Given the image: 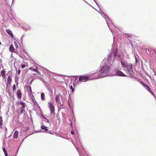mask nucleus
<instances>
[{"label": "nucleus", "instance_id": "nucleus-1", "mask_svg": "<svg viewBox=\"0 0 156 156\" xmlns=\"http://www.w3.org/2000/svg\"><path fill=\"white\" fill-rule=\"evenodd\" d=\"M112 52L111 51L108 54L107 57L102 62L100 69L98 71L94 74V78L96 79L99 78L104 77L108 76L111 70V63L112 60Z\"/></svg>", "mask_w": 156, "mask_h": 156}, {"label": "nucleus", "instance_id": "nucleus-2", "mask_svg": "<svg viewBox=\"0 0 156 156\" xmlns=\"http://www.w3.org/2000/svg\"><path fill=\"white\" fill-rule=\"evenodd\" d=\"M112 75L121 76H128L121 71H120L117 68H115L114 73Z\"/></svg>", "mask_w": 156, "mask_h": 156}, {"label": "nucleus", "instance_id": "nucleus-3", "mask_svg": "<svg viewBox=\"0 0 156 156\" xmlns=\"http://www.w3.org/2000/svg\"><path fill=\"white\" fill-rule=\"evenodd\" d=\"M48 106L49 108L51 114H54L55 113L54 106L53 105L51 102H48Z\"/></svg>", "mask_w": 156, "mask_h": 156}, {"label": "nucleus", "instance_id": "nucleus-4", "mask_svg": "<svg viewBox=\"0 0 156 156\" xmlns=\"http://www.w3.org/2000/svg\"><path fill=\"white\" fill-rule=\"evenodd\" d=\"M89 80L88 76H81L79 78V81L80 82H86Z\"/></svg>", "mask_w": 156, "mask_h": 156}, {"label": "nucleus", "instance_id": "nucleus-5", "mask_svg": "<svg viewBox=\"0 0 156 156\" xmlns=\"http://www.w3.org/2000/svg\"><path fill=\"white\" fill-rule=\"evenodd\" d=\"M113 55L114 57V60L112 61V63H113L115 62V59L119 58H120V55L118 54L117 50H116L115 51L113 52Z\"/></svg>", "mask_w": 156, "mask_h": 156}, {"label": "nucleus", "instance_id": "nucleus-6", "mask_svg": "<svg viewBox=\"0 0 156 156\" xmlns=\"http://www.w3.org/2000/svg\"><path fill=\"white\" fill-rule=\"evenodd\" d=\"M105 20L109 29L113 33V31L112 29H111L110 25V24L113 25L112 20L110 19L109 17L107 19H105Z\"/></svg>", "mask_w": 156, "mask_h": 156}, {"label": "nucleus", "instance_id": "nucleus-7", "mask_svg": "<svg viewBox=\"0 0 156 156\" xmlns=\"http://www.w3.org/2000/svg\"><path fill=\"white\" fill-rule=\"evenodd\" d=\"M19 104L22 105V106L20 108V114H22L23 113L24 109L25 108V103L22 101H20Z\"/></svg>", "mask_w": 156, "mask_h": 156}, {"label": "nucleus", "instance_id": "nucleus-8", "mask_svg": "<svg viewBox=\"0 0 156 156\" xmlns=\"http://www.w3.org/2000/svg\"><path fill=\"white\" fill-rule=\"evenodd\" d=\"M146 52L147 54H150L154 55H156V51L154 50H152L151 49H146Z\"/></svg>", "mask_w": 156, "mask_h": 156}, {"label": "nucleus", "instance_id": "nucleus-9", "mask_svg": "<svg viewBox=\"0 0 156 156\" xmlns=\"http://www.w3.org/2000/svg\"><path fill=\"white\" fill-rule=\"evenodd\" d=\"M121 64L122 66L123 67H125L126 66L128 63H127V61L126 60H122L121 61Z\"/></svg>", "mask_w": 156, "mask_h": 156}, {"label": "nucleus", "instance_id": "nucleus-10", "mask_svg": "<svg viewBox=\"0 0 156 156\" xmlns=\"http://www.w3.org/2000/svg\"><path fill=\"white\" fill-rule=\"evenodd\" d=\"M16 95L18 98L19 99H20L22 97V94L21 91L20 89H19L17 91Z\"/></svg>", "mask_w": 156, "mask_h": 156}, {"label": "nucleus", "instance_id": "nucleus-11", "mask_svg": "<svg viewBox=\"0 0 156 156\" xmlns=\"http://www.w3.org/2000/svg\"><path fill=\"white\" fill-rule=\"evenodd\" d=\"M62 96V95L59 94L56 95L55 97V101L56 103H58V101H60V98Z\"/></svg>", "mask_w": 156, "mask_h": 156}, {"label": "nucleus", "instance_id": "nucleus-12", "mask_svg": "<svg viewBox=\"0 0 156 156\" xmlns=\"http://www.w3.org/2000/svg\"><path fill=\"white\" fill-rule=\"evenodd\" d=\"M140 83L144 86V88L146 90H149L150 88L147 85L145 84L143 82L141 81H140Z\"/></svg>", "mask_w": 156, "mask_h": 156}, {"label": "nucleus", "instance_id": "nucleus-13", "mask_svg": "<svg viewBox=\"0 0 156 156\" xmlns=\"http://www.w3.org/2000/svg\"><path fill=\"white\" fill-rule=\"evenodd\" d=\"M41 128L43 130H44V131H43V132L46 133L48 131L47 127L44 125H42L41 126Z\"/></svg>", "mask_w": 156, "mask_h": 156}, {"label": "nucleus", "instance_id": "nucleus-14", "mask_svg": "<svg viewBox=\"0 0 156 156\" xmlns=\"http://www.w3.org/2000/svg\"><path fill=\"white\" fill-rule=\"evenodd\" d=\"M8 34L12 37L14 38L13 35L12 33V31L8 29L6 30Z\"/></svg>", "mask_w": 156, "mask_h": 156}, {"label": "nucleus", "instance_id": "nucleus-15", "mask_svg": "<svg viewBox=\"0 0 156 156\" xmlns=\"http://www.w3.org/2000/svg\"><path fill=\"white\" fill-rule=\"evenodd\" d=\"M128 71L129 74V75L131 76H133L134 74V72L133 70V69H130L129 70H128Z\"/></svg>", "mask_w": 156, "mask_h": 156}, {"label": "nucleus", "instance_id": "nucleus-16", "mask_svg": "<svg viewBox=\"0 0 156 156\" xmlns=\"http://www.w3.org/2000/svg\"><path fill=\"white\" fill-rule=\"evenodd\" d=\"M12 81V78L9 76L8 77L7 79V82L6 83V84H10Z\"/></svg>", "mask_w": 156, "mask_h": 156}, {"label": "nucleus", "instance_id": "nucleus-17", "mask_svg": "<svg viewBox=\"0 0 156 156\" xmlns=\"http://www.w3.org/2000/svg\"><path fill=\"white\" fill-rule=\"evenodd\" d=\"M128 70L133 69L132 64H128L127 66L125 67Z\"/></svg>", "mask_w": 156, "mask_h": 156}, {"label": "nucleus", "instance_id": "nucleus-18", "mask_svg": "<svg viewBox=\"0 0 156 156\" xmlns=\"http://www.w3.org/2000/svg\"><path fill=\"white\" fill-rule=\"evenodd\" d=\"M18 131H16L14 134H13V136L16 139L18 137Z\"/></svg>", "mask_w": 156, "mask_h": 156}, {"label": "nucleus", "instance_id": "nucleus-19", "mask_svg": "<svg viewBox=\"0 0 156 156\" xmlns=\"http://www.w3.org/2000/svg\"><path fill=\"white\" fill-rule=\"evenodd\" d=\"M28 88H29L30 90L29 92H28L29 95L30 96L31 95H32V92L31 88V87L30 86H29Z\"/></svg>", "mask_w": 156, "mask_h": 156}, {"label": "nucleus", "instance_id": "nucleus-20", "mask_svg": "<svg viewBox=\"0 0 156 156\" xmlns=\"http://www.w3.org/2000/svg\"><path fill=\"white\" fill-rule=\"evenodd\" d=\"M45 94L44 93H42L41 94V99L42 100H45Z\"/></svg>", "mask_w": 156, "mask_h": 156}, {"label": "nucleus", "instance_id": "nucleus-21", "mask_svg": "<svg viewBox=\"0 0 156 156\" xmlns=\"http://www.w3.org/2000/svg\"><path fill=\"white\" fill-rule=\"evenodd\" d=\"M9 51L11 52H12L14 50V48L12 45H11L10 46L9 48Z\"/></svg>", "mask_w": 156, "mask_h": 156}, {"label": "nucleus", "instance_id": "nucleus-22", "mask_svg": "<svg viewBox=\"0 0 156 156\" xmlns=\"http://www.w3.org/2000/svg\"><path fill=\"white\" fill-rule=\"evenodd\" d=\"M30 69L31 70L34 71L35 72H36L37 73H38V72L37 71L38 69L37 68L36 69H35V68H34L33 67H30Z\"/></svg>", "mask_w": 156, "mask_h": 156}, {"label": "nucleus", "instance_id": "nucleus-23", "mask_svg": "<svg viewBox=\"0 0 156 156\" xmlns=\"http://www.w3.org/2000/svg\"><path fill=\"white\" fill-rule=\"evenodd\" d=\"M103 15L102 16L105 19H107L109 18V17L108 16V15L105 13H103Z\"/></svg>", "mask_w": 156, "mask_h": 156}, {"label": "nucleus", "instance_id": "nucleus-24", "mask_svg": "<svg viewBox=\"0 0 156 156\" xmlns=\"http://www.w3.org/2000/svg\"><path fill=\"white\" fill-rule=\"evenodd\" d=\"M5 71L4 70H2L1 72V74L2 75V76H4L5 75Z\"/></svg>", "mask_w": 156, "mask_h": 156}, {"label": "nucleus", "instance_id": "nucleus-25", "mask_svg": "<svg viewBox=\"0 0 156 156\" xmlns=\"http://www.w3.org/2000/svg\"><path fill=\"white\" fill-rule=\"evenodd\" d=\"M69 88L71 90V91L72 92H73L74 91V88L73 87V86L72 85H71Z\"/></svg>", "mask_w": 156, "mask_h": 156}, {"label": "nucleus", "instance_id": "nucleus-26", "mask_svg": "<svg viewBox=\"0 0 156 156\" xmlns=\"http://www.w3.org/2000/svg\"><path fill=\"white\" fill-rule=\"evenodd\" d=\"M57 103L61 106H63V104L62 103V102L60 101H58V103Z\"/></svg>", "mask_w": 156, "mask_h": 156}, {"label": "nucleus", "instance_id": "nucleus-27", "mask_svg": "<svg viewBox=\"0 0 156 156\" xmlns=\"http://www.w3.org/2000/svg\"><path fill=\"white\" fill-rule=\"evenodd\" d=\"M45 86H46V87H48L49 86V83H47V82H45V84H44Z\"/></svg>", "mask_w": 156, "mask_h": 156}, {"label": "nucleus", "instance_id": "nucleus-28", "mask_svg": "<svg viewBox=\"0 0 156 156\" xmlns=\"http://www.w3.org/2000/svg\"><path fill=\"white\" fill-rule=\"evenodd\" d=\"M16 90V85L15 84H14L13 86V87H12V90H13L14 91V90Z\"/></svg>", "mask_w": 156, "mask_h": 156}, {"label": "nucleus", "instance_id": "nucleus-29", "mask_svg": "<svg viewBox=\"0 0 156 156\" xmlns=\"http://www.w3.org/2000/svg\"><path fill=\"white\" fill-rule=\"evenodd\" d=\"M149 92H150L152 95H154V93L151 90L150 88L149 89V90H147Z\"/></svg>", "mask_w": 156, "mask_h": 156}, {"label": "nucleus", "instance_id": "nucleus-30", "mask_svg": "<svg viewBox=\"0 0 156 156\" xmlns=\"http://www.w3.org/2000/svg\"><path fill=\"white\" fill-rule=\"evenodd\" d=\"M149 92H150L152 95H154V93L151 90L150 88L149 89V90H147Z\"/></svg>", "mask_w": 156, "mask_h": 156}, {"label": "nucleus", "instance_id": "nucleus-31", "mask_svg": "<svg viewBox=\"0 0 156 156\" xmlns=\"http://www.w3.org/2000/svg\"><path fill=\"white\" fill-rule=\"evenodd\" d=\"M3 125V121L2 120H0V127H2V126Z\"/></svg>", "mask_w": 156, "mask_h": 156}, {"label": "nucleus", "instance_id": "nucleus-32", "mask_svg": "<svg viewBox=\"0 0 156 156\" xmlns=\"http://www.w3.org/2000/svg\"><path fill=\"white\" fill-rule=\"evenodd\" d=\"M46 133H47L51 134H54V133L52 131H51V130H49V131H48Z\"/></svg>", "mask_w": 156, "mask_h": 156}, {"label": "nucleus", "instance_id": "nucleus-33", "mask_svg": "<svg viewBox=\"0 0 156 156\" xmlns=\"http://www.w3.org/2000/svg\"><path fill=\"white\" fill-rule=\"evenodd\" d=\"M30 28V27H27L26 28H25V27H24L23 28V30H25V29H27V30H29Z\"/></svg>", "mask_w": 156, "mask_h": 156}, {"label": "nucleus", "instance_id": "nucleus-34", "mask_svg": "<svg viewBox=\"0 0 156 156\" xmlns=\"http://www.w3.org/2000/svg\"><path fill=\"white\" fill-rule=\"evenodd\" d=\"M3 151L4 153L7 152V151L4 147H2Z\"/></svg>", "mask_w": 156, "mask_h": 156}, {"label": "nucleus", "instance_id": "nucleus-35", "mask_svg": "<svg viewBox=\"0 0 156 156\" xmlns=\"http://www.w3.org/2000/svg\"><path fill=\"white\" fill-rule=\"evenodd\" d=\"M116 62L117 66H118L119 65V61L118 60H116Z\"/></svg>", "mask_w": 156, "mask_h": 156}, {"label": "nucleus", "instance_id": "nucleus-36", "mask_svg": "<svg viewBox=\"0 0 156 156\" xmlns=\"http://www.w3.org/2000/svg\"><path fill=\"white\" fill-rule=\"evenodd\" d=\"M34 80L33 79H32L30 81V84L31 85L32 83H33V81Z\"/></svg>", "mask_w": 156, "mask_h": 156}, {"label": "nucleus", "instance_id": "nucleus-37", "mask_svg": "<svg viewBox=\"0 0 156 156\" xmlns=\"http://www.w3.org/2000/svg\"><path fill=\"white\" fill-rule=\"evenodd\" d=\"M41 116H42V117L43 119H45L46 120H47V118H46V117H45L43 115H42Z\"/></svg>", "mask_w": 156, "mask_h": 156}, {"label": "nucleus", "instance_id": "nucleus-38", "mask_svg": "<svg viewBox=\"0 0 156 156\" xmlns=\"http://www.w3.org/2000/svg\"><path fill=\"white\" fill-rule=\"evenodd\" d=\"M25 67V65L24 64H23L21 66V67L22 68H24Z\"/></svg>", "mask_w": 156, "mask_h": 156}, {"label": "nucleus", "instance_id": "nucleus-39", "mask_svg": "<svg viewBox=\"0 0 156 156\" xmlns=\"http://www.w3.org/2000/svg\"><path fill=\"white\" fill-rule=\"evenodd\" d=\"M71 133L72 135H74V132L73 130H72L71 132Z\"/></svg>", "mask_w": 156, "mask_h": 156}, {"label": "nucleus", "instance_id": "nucleus-40", "mask_svg": "<svg viewBox=\"0 0 156 156\" xmlns=\"http://www.w3.org/2000/svg\"><path fill=\"white\" fill-rule=\"evenodd\" d=\"M23 35L22 36V37L20 38V40L21 41V42L22 44V41H23Z\"/></svg>", "mask_w": 156, "mask_h": 156}, {"label": "nucleus", "instance_id": "nucleus-41", "mask_svg": "<svg viewBox=\"0 0 156 156\" xmlns=\"http://www.w3.org/2000/svg\"><path fill=\"white\" fill-rule=\"evenodd\" d=\"M5 156H8V153L7 152L4 153Z\"/></svg>", "mask_w": 156, "mask_h": 156}, {"label": "nucleus", "instance_id": "nucleus-42", "mask_svg": "<svg viewBox=\"0 0 156 156\" xmlns=\"http://www.w3.org/2000/svg\"><path fill=\"white\" fill-rule=\"evenodd\" d=\"M14 43H15V44L16 45V48H17V47H18V45H17V43H16V42H14Z\"/></svg>", "mask_w": 156, "mask_h": 156}, {"label": "nucleus", "instance_id": "nucleus-43", "mask_svg": "<svg viewBox=\"0 0 156 156\" xmlns=\"http://www.w3.org/2000/svg\"><path fill=\"white\" fill-rule=\"evenodd\" d=\"M20 73V69H19V70H18V73H18V74H19Z\"/></svg>", "mask_w": 156, "mask_h": 156}, {"label": "nucleus", "instance_id": "nucleus-44", "mask_svg": "<svg viewBox=\"0 0 156 156\" xmlns=\"http://www.w3.org/2000/svg\"><path fill=\"white\" fill-rule=\"evenodd\" d=\"M68 105L70 107V106H71L70 104V102H69V101H68Z\"/></svg>", "mask_w": 156, "mask_h": 156}, {"label": "nucleus", "instance_id": "nucleus-45", "mask_svg": "<svg viewBox=\"0 0 156 156\" xmlns=\"http://www.w3.org/2000/svg\"><path fill=\"white\" fill-rule=\"evenodd\" d=\"M100 13L101 14V15L103 16V13H104L103 11H101L100 12Z\"/></svg>", "mask_w": 156, "mask_h": 156}, {"label": "nucleus", "instance_id": "nucleus-46", "mask_svg": "<svg viewBox=\"0 0 156 156\" xmlns=\"http://www.w3.org/2000/svg\"><path fill=\"white\" fill-rule=\"evenodd\" d=\"M42 81L45 84V82H46L43 79Z\"/></svg>", "mask_w": 156, "mask_h": 156}, {"label": "nucleus", "instance_id": "nucleus-47", "mask_svg": "<svg viewBox=\"0 0 156 156\" xmlns=\"http://www.w3.org/2000/svg\"><path fill=\"white\" fill-rule=\"evenodd\" d=\"M135 59H136V63L138 60L136 57H135Z\"/></svg>", "mask_w": 156, "mask_h": 156}, {"label": "nucleus", "instance_id": "nucleus-48", "mask_svg": "<svg viewBox=\"0 0 156 156\" xmlns=\"http://www.w3.org/2000/svg\"><path fill=\"white\" fill-rule=\"evenodd\" d=\"M47 89H48L49 91H50L51 90H50V89L49 88V87H47Z\"/></svg>", "mask_w": 156, "mask_h": 156}, {"label": "nucleus", "instance_id": "nucleus-49", "mask_svg": "<svg viewBox=\"0 0 156 156\" xmlns=\"http://www.w3.org/2000/svg\"><path fill=\"white\" fill-rule=\"evenodd\" d=\"M29 86H27L26 87V89L27 90H29V88H28Z\"/></svg>", "mask_w": 156, "mask_h": 156}, {"label": "nucleus", "instance_id": "nucleus-50", "mask_svg": "<svg viewBox=\"0 0 156 156\" xmlns=\"http://www.w3.org/2000/svg\"><path fill=\"white\" fill-rule=\"evenodd\" d=\"M95 3H96V4H97V6L99 7V5H98V3L96 2H96H95Z\"/></svg>", "mask_w": 156, "mask_h": 156}, {"label": "nucleus", "instance_id": "nucleus-51", "mask_svg": "<svg viewBox=\"0 0 156 156\" xmlns=\"http://www.w3.org/2000/svg\"><path fill=\"white\" fill-rule=\"evenodd\" d=\"M2 120V117L1 116H0V120Z\"/></svg>", "mask_w": 156, "mask_h": 156}, {"label": "nucleus", "instance_id": "nucleus-52", "mask_svg": "<svg viewBox=\"0 0 156 156\" xmlns=\"http://www.w3.org/2000/svg\"><path fill=\"white\" fill-rule=\"evenodd\" d=\"M129 37H130L132 36V35L131 34H129Z\"/></svg>", "mask_w": 156, "mask_h": 156}, {"label": "nucleus", "instance_id": "nucleus-53", "mask_svg": "<svg viewBox=\"0 0 156 156\" xmlns=\"http://www.w3.org/2000/svg\"><path fill=\"white\" fill-rule=\"evenodd\" d=\"M78 79V78H75V81L76 82V80H77Z\"/></svg>", "mask_w": 156, "mask_h": 156}, {"label": "nucleus", "instance_id": "nucleus-54", "mask_svg": "<svg viewBox=\"0 0 156 156\" xmlns=\"http://www.w3.org/2000/svg\"><path fill=\"white\" fill-rule=\"evenodd\" d=\"M47 120V122H49V120L47 119V120Z\"/></svg>", "mask_w": 156, "mask_h": 156}, {"label": "nucleus", "instance_id": "nucleus-55", "mask_svg": "<svg viewBox=\"0 0 156 156\" xmlns=\"http://www.w3.org/2000/svg\"><path fill=\"white\" fill-rule=\"evenodd\" d=\"M94 1L95 2H96V0H94Z\"/></svg>", "mask_w": 156, "mask_h": 156}, {"label": "nucleus", "instance_id": "nucleus-56", "mask_svg": "<svg viewBox=\"0 0 156 156\" xmlns=\"http://www.w3.org/2000/svg\"><path fill=\"white\" fill-rule=\"evenodd\" d=\"M73 86H74V87H75V85H74V83H73Z\"/></svg>", "mask_w": 156, "mask_h": 156}, {"label": "nucleus", "instance_id": "nucleus-57", "mask_svg": "<svg viewBox=\"0 0 156 156\" xmlns=\"http://www.w3.org/2000/svg\"><path fill=\"white\" fill-rule=\"evenodd\" d=\"M23 140L22 141V142H21V143H22V142H23Z\"/></svg>", "mask_w": 156, "mask_h": 156}, {"label": "nucleus", "instance_id": "nucleus-58", "mask_svg": "<svg viewBox=\"0 0 156 156\" xmlns=\"http://www.w3.org/2000/svg\"><path fill=\"white\" fill-rule=\"evenodd\" d=\"M23 140L22 141V142H21V143H22V142H23Z\"/></svg>", "mask_w": 156, "mask_h": 156}, {"label": "nucleus", "instance_id": "nucleus-59", "mask_svg": "<svg viewBox=\"0 0 156 156\" xmlns=\"http://www.w3.org/2000/svg\"><path fill=\"white\" fill-rule=\"evenodd\" d=\"M23 140L22 141V142H21V143H22V142H23Z\"/></svg>", "mask_w": 156, "mask_h": 156}, {"label": "nucleus", "instance_id": "nucleus-60", "mask_svg": "<svg viewBox=\"0 0 156 156\" xmlns=\"http://www.w3.org/2000/svg\"><path fill=\"white\" fill-rule=\"evenodd\" d=\"M23 140L22 141V142H21V143H22V142H23Z\"/></svg>", "mask_w": 156, "mask_h": 156}, {"label": "nucleus", "instance_id": "nucleus-61", "mask_svg": "<svg viewBox=\"0 0 156 156\" xmlns=\"http://www.w3.org/2000/svg\"><path fill=\"white\" fill-rule=\"evenodd\" d=\"M23 140L22 141V142H21V143H22V142H23Z\"/></svg>", "mask_w": 156, "mask_h": 156}, {"label": "nucleus", "instance_id": "nucleus-62", "mask_svg": "<svg viewBox=\"0 0 156 156\" xmlns=\"http://www.w3.org/2000/svg\"><path fill=\"white\" fill-rule=\"evenodd\" d=\"M113 40H114V37L113 38Z\"/></svg>", "mask_w": 156, "mask_h": 156}, {"label": "nucleus", "instance_id": "nucleus-63", "mask_svg": "<svg viewBox=\"0 0 156 156\" xmlns=\"http://www.w3.org/2000/svg\"><path fill=\"white\" fill-rule=\"evenodd\" d=\"M41 132V130H40V131H39V132Z\"/></svg>", "mask_w": 156, "mask_h": 156}, {"label": "nucleus", "instance_id": "nucleus-64", "mask_svg": "<svg viewBox=\"0 0 156 156\" xmlns=\"http://www.w3.org/2000/svg\"><path fill=\"white\" fill-rule=\"evenodd\" d=\"M138 81L140 82V80H138Z\"/></svg>", "mask_w": 156, "mask_h": 156}]
</instances>
